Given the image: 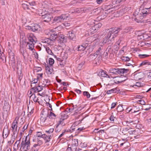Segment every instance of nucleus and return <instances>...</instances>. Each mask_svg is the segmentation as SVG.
Segmentation results:
<instances>
[{
  "label": "nucleus",
  "mask_w": 151,
  "mask_h": 151,
  "mask_svg": "<svg viewBox=\"0 0 151 151\" xmlns=\"http://www.w3.org/2000/svg\"><path fill=\"white\" fill-rule=\"evenodd\" d=\"M111 36L109 35V34H108L103 39V42L105 43H107V44H112V41L110 39Z\"/></svg>",
  "instance_id": "nucleus-14"
},
{
  "label": "nucleus",
  "mask_w": 151,
  "mask_h": 151,
  "mask_svg": "<svg viewBox=\"0 0 151 151\" xmlns=\"http://www.w3.org/2000/svg\"><path fill=\"white\" fill-rule=\"evenodd\" d=\"M53 136V135L52 134L47 135L46 134H44L42 138L44 140L45 143L47 146H48L49 145V144L47 143L50 142Z\"/></svg>",
  "instance_id": "nucleus-8"
},
{
  "label": "nucleus",
  "mask_w": 151,
  "mask_h": 151,
  "mask_svg": "<svg viewBox=\"0 0 151 151\" xmlns=\"http://www.w3.org/2000/svg\"><path fill=\"white\" fill-rule=\"evenodd\" d=\"M32 31L35 32H38L40 30V25L37 24H35L32 26Z\"/></svg>",
  "instance_id": "nucleus-17"
},
{
  "label": "nucleus",
  "mask_w": 151,
  "mask_h": 151,
  "mask_svg": "<svg viewBox=\"0 0 151 151\" xmlns=\"http://www.w3.org/2000/svg\"><path fill=\"white\" fill-rule=\"evenodd\" d=\"M30 139L29 135L25 137L24 140H22L21 143L20 151H27L30 149Z\"/></svg>",
  "instance_id": "nucleus-2"
},
{
  "label": "nucleus",
  "mask_w": 151,
  "mask_h": 151,
  "mask_svg": "<svg viewBox=\"0 0 151 151\" xmlns=\"http://www.w3.org/2000/svg\"><path fill=\"white\" fill-rule=\"evenodd\" d=\"M58 33L56 32L50 34V37L49 39L52 41L55 40L56 38H58Z\"/></svg>",
  "instance_id": "nucleus-18"
},
{
  "label": "nucleus",
  "mask_w": 151,
  "mask_h": 151,
  "mask_svg": "<svg viewBox=\"0 0 151 151\" xmlns=\"http://www.w3.org/2000/svg\"><path fill=\"white\" fill-rule=\"evenodd\" d=\"M38 79H34L32 81H31V84H35L36 83H37L38 81Z\"/></svg>",
  "instance_id": "nucleus-62"
},
{
  "label": "nucleus",
  "mask_w": 151,
  "mask_h": 151,
  "mask_svg": "<svg viewBox=\"0 0 151 151\" xmlns=\"http://www.w3.org/2000/svg\"><path fill=\"white\" fill-rule=\"evenodd\" d=\"M122 133L124 135H126L128 136V129L127 128H125L121 129Z\"/></svg>",
  "instance_id": "nucleus-36"
},
{
  "label": "nucleus",
  "mask_w": 151,
  "mask_h": 151,
  "mask_svg": "<svg viewBox=\"0 0 151 151\" xmlns=\"http://www.w3.org/2000/svg\"><path fill=\"white\" fill-rule=\"evenodd\" d=\"M113 5L111 4L106 6L105 9H106V10H107V11H109L111 9H113Z\"/></svg>",
  "instance_id": "nucleus-44"
},
{
  "label": "nucleus",
  "mask_w": 151,
  "mask_h": 151,
  "mask_svg": "<svg viewBox=\"0 0 151 151\" xmlns=\"http://www.w3.org/2000/svg\"><path fill=\"white\" fill-rule=\"evenodd\" d=\"M67 37L63 35H61L60 36H58V38L59 42L60 44L66 42H67Z\"/></svg>",
  "instance_id": "nucleus-11"
},
{
  "label": "nucleus",
  "mask_w": 151,
  "mask_h": 151,
  "mask_svg": "<svg viewBox=\"0 0 151 151\" xmlns=\"http://www.w3.org/2000/svg\"><path fill=\"white\" fill-rule=\"evenodd\" d=\"M17 135H12L11 137V140L8 142V143L9 145H11L14 142L15 140V138L16 137Z\"/></svg>",
  "instance_id": "nucleus-29"
},
{
  "label": "nucleus",
  "mask_w": 151,
  "mask_h": 151,
  "mask_svg": "<svg viewBox=\"0 0 151 151\" xmlns=\"http://www.w3.org/2000/svg\"><path fill=\"white\" fill-rule=\"evenodd\" d=\"M96 29L100 28L102 26V24L101 23H98L97 24L94 25Z\"/></svg>",
  "instance_id": "nucleus-57"
},
{
  "label": "nucleus",
  "mask_w": 151,
  "mask_h": 151,
  "mask_svg": "<svg viewBox=\"0 0 151 151\" xmlns=\"http://www.w3.org/2000/svg\"><path fill=\"white\" fill-rule=\"evenodd\" d=\"M56 116V115L52 111L50 112L49 114L48 113V117L49 119H55Z\"/></svg>",
  "instance_id": "nucleus-34"
},
{
  "label": "nucleus",
  "mask_w": 151,
  "mask_h": 151,
  "mask_svg": "<svg viewBox=\"0 0 151 151\" xmlns=\"http://www.w3.org/2000/svg\"><path fill=\"white\" fill-rule=\"evenodd\" d=\"M83 118L81 120H80L78 121L75 122L74 124L71 126L70 129L67 130V132H72L75 131H76V133L77 127V125L81 123V122L83 119Z\"/></svg>",
  "instance_id": "nucleus-5"
},
{
  "label": "nucleus",
  "mask_w": 151,
  "mask_h": 151,
  "mask_svg": "<svg viewBox=\"0 0 151 151\" xmlns=\"http://www.w3.org/2000/svg\"><path fill=\"white\" fill-rule=\"evenodd\" d=\"M142 86V83L140 82H137L136 83V84L134 85V86H137L138 87H141Z\"/></svg>",
  "instance_id": "nucleus-55"
},
{
  "label": "nucleus",
  "mask_w": 151,
  "mask_h": 151,
  "mask_svg": "<svg viewBox=\"0 0 151 151\" xmlns=\"http://www.w3.org/2000/svg\"><path fill=\"white\" fill-rule=\"evenodd\" d=\"M137 102H139V103H139L141 105H144L145 104V102L142 99H140Z\"/></svg>",
  "instance_id": "nucleus-58"
},
{
  "label": "nucleus",
  "mask_w": 151,
  "mask_h": 151,
  "mask_svg": "<svg viewBox=\"0 0 151 151\" xmlns=\"http://www.w3.org/2000/svg\"><path fill=\"white\" fill-rule=\"evenodd\" d=\"M69 38L73 40H75L76 36L74 32L73 31L69 32Z\"/></svg>",
  "instance_id": "nucleus-20"
},
{
  "label": "nucleus",
  "mask_w": 151,
  "mask_h": 151,
  "mask_svg": "<svg viewBox=\"0 0 151 151\" xmlns=\"http://www.w3.org/2000/svg\"><path fill=\"white\" fill-rule=\"evenodd\" d=\"M146 10H147L146 8H145L142 10L141 15L142 16L144 17H145L146 16Z\"/></svg>",
  "instance_id": "nucleus-46"
},
{
  "label": "nucleus",
  "mask_w": 151,
  "mask_h": 151,
  "mask_svg": "<svg viewBox=\"0 0 151 151\" xmlns=\"http://www.w3.org/2000/svg\"><path fill=\"white\" fill-rule=\"evenodd\" d=\"M137 104H136V105ZM133 110H134V111H135L136 112H138L139 110V106H137V105H136L134 106V105H133Z\"/></svg>",
  "instance_id": "nucleus-45"
},
{
  "label": "nucleus",
  "mask_w": 151,
  "mask_h": 151,
  "mask_svg": "<svg viewBox=\"0 0 151 151\" xmlns=\"http://www.w3.org/2000/svg\"><path fill=\"white\" fill-rule=\"evenodd\" d=\"M9 133V132L8 130V127L6 126H5L3 130L2 136L4 139L6 138Z\"/></svg>",
  "instance_id": "nucleus-12"
},
{
  "label": "nucleus",
  "mask_w": 151,
  "mask_h": 151,
  "mask_svg": "<svg viewBox=\"0 0 151 151\" xmlns=\"http://www.w3.org/2000/svg\"><path fill=\"white\" fill-rule=\"evenodd\" d=\"M115 119H116L115 117H114L113 116L111 115L110 117V119L111 121L112 122V123L114 122Z\"/></svg>",
  "instance_id": "nucleus-61"
},
{
  "label": "nucleus",
  "mask_w": 151,
  "mask_h": 151,
  "mask_svg": "<svg viewBox=\"0 0 151 151\" xmlns=\"http://www.w3.org/2000/svg\"><path fill=\"white\" fill-rule=\"evenodd\" d=\"M132 128H130L128 129V134L129 133V134L132 135H137V132L135 130H131Z\"/></svg>",
  "instance_id": "nucleus-33"
},
{
  "label": "nucleus",
  "mask_w": 151,
  "mask_h": 151,
  "mask_svg": "<svg viewBox=\"0 0 151 151\" xmlns=\"http://www.w3.org/2000/svg\"><path fill=\"white\" fill-rule=\"evenodd\" d=\"M142 78V73H137L134 75V78L136 81L140 80Z\"/></svg>",
  "instance_id": "nucleus-19"
},
{
  "label": "nucleus",
  "mask_w": 151,
  "mask_h": 151,
  "mask_svg": "<svg viewBox=\"0 0 151 151\" xmlns=\"http://www.w3.org/2000/svg\"><path fill=\"white\" fill-rule=\"evenodd\" d=\"M30 98H32V99L34 102L36 103L38 102L39 104H40V102L38 101V98L37 97L35 94L34 93L32 94L30 96Z\"/></svg>",
  "instance_id": "nucleus-30"
},
{
  "label": "nucleus",
  "mask_w": 151,
  "mask_h": 151,
  "mask_svg": "<svg viewBox=\"0 0 151 151\" xmlns=\"http://www.w3.org/2000/svg\"><path fill=\"white\" fill-rule=\"evenodd\" d=\"M44 134H42L41 132H37V136L38 137L42 138Z\"/></svg>",
  "instance_id": "nucleus-52"
},
{
  "label": "nucleus",
  "mask_w": 151,
  "mask_h": 151,
  "mask_svg": "<svg viewBox=\"0 0 151 151\" xmlns=\"http://www.w3.org/2000/svg\"><path fill=\"white\" fill-rule=\"evenodd\" d=\"M123 108L122 106L119 105L117 108V111L118 112H120L123 111Z\"/></svg>",
  "instance_id": "nucleus-53"
},
{
  "label": "nucleus",
  "mask_w": 151,
  "mask_h": 151,
  "mask_svg": "<svg viewBox=\"0 0 151 151\" xmlns=\"http://www.w3.org/2000/svg\"><path fill=\"white\" fill-rule=\"evenodd\" d=\"M3 112H2V117L4 119V116H7V115L8 111L9 109L6 108L5 107H3Z\"/></svg>",
  "instance_id": "nucleus-32"
},
{
  "label": "nucleus",
  "mask_w": 151,
  "mask_h": 151,
  "mask_svg": "<svg viewBox=\"0 0 151 151\" xmlns=\"http://www.w3.org/2000/svg\"><path fill=\"white\" fill-rule=\"evenodd\" d=\"M149 56V55H147L139 54V56L140 58H145Z\"/></svg>",
  "instance_id": "nucleus-56"
},
{
  "label": "nucleus",
  "mask_w": 151,
  "mask_h": 151,
  "mask_svg": "<svg viewBox=\"0 0 151 151\" xmlns=\"http://www.w3.org/2000/svg\"><path fill=\"white\" fill-rule=\"evenodd\" d=\"M48 117V112L47 113L43 112L42 114V116L41 117V119L43 120L45 122L47 119V118Z\"/></svg>",
  "instance_id": "nucleus-26"
},
{
  "label": "nucleus",
  "mask_w": 151,
  "mask_h": 151,
  "mask_svg": "<svg viewBox=\"0 0 151 151\" xmlns=\"http://www.w3.org/2000/svg\"><path fill=\"white\" fill-rule=\"evenodd\" d=\"M46 50L49 54L54 56L53 52H52V51L49 47H46Z\"/></svg>",
  "instance_id": "nucleus-40"
},
{
  "label": "nucleus",
  "mask_w": 151,
  "mask_h": 151,
  "mask_svg": "<svg viewBox=\"0 0 151 151\" xmlns=\"http://www.w3.org/2000/svg\"><path fill=\"white\" fill-rule=\"evenodd\" d=\"M146 9L147 10L146 11V16L147 14L151 13V7H149L148 8H146Z\"/></svg>",
  "instance_id": "nucleus-50"
},
{
  "label": "nucleus",
  "mask_w": 151,
  "mask_h": 151,
  "mask_svg": "<svg viewBox=\"0 0 151 151\" xmlns=\"http://www.w3.org/2000/svg\"><path fill=\"white\" fill-rule=\"evenodd\" d=\"M52 16L49 14H45L43 15L42 19H44V22H48L51 20Z\"/></svg>",
  "instance_id": "nucleus-13"
},
{
  "label": "nucleus",
  "mask_w": 151,
  "mask_h": 151,
  "mask_svg": "<svg viewBox=\"0 0 151 151\" xmlns=\"http://www.w3.org/2000/svg\"><path fill=\"white\" fill-rule=\"evenodd\" d=\"M119 68H111L109 70V72L112 73L116 74H119Z\"/></svg>",
  "instance_id": "nucleus-28"
},
{
  "label": "nucleus",
  "mask_w": 151,
  "mask_h": 151,
  "mask_svg": "<svg viewBox=\"0 0 151 151\" xmlns=\"http://www.w3.org/2000/svg\"><path fill=\"white\" fill-rule=\"evenodd\" d=\"M3 107H5L6 108L8 109H9L10 108L9 104L6 102L4 103V106Z\"/></svg>",
  "instance_id": "nucleus-63"
},
{
  "label": "nucleus",
  "mask_w": 151,
  "mask_h": 151,
  "mask_svg": "<svg viewBox=\"0 0 151 151\" xmlns=\"http://www.w3.org/2000/svg\"><path fill=\"white\" fill-rule=\"evenodd\" d=\"M78 145V139H73L71 143H69L68 145V148L67 149V151H72L73 150H76L77 147Z\"/></svg>",
  "instance_id": "nucleus-3"
},
{
  "label": "nucleus",
  "mask_w": 151,
  "mask_h": 151,
  "mask_svg": "<svg viewBox=\"0 0 151 151\" xmlns=\"http://www.w3.org/2000/svg\"><path fill=\"white\" fill-rule=\"evenodd\" d=\"M63 127L56 124V126L55 129V132H59L62 130Z\"/></svg>",
  "instance_id": "nucleus-38"
},
{
  "label": "nucleus",
  "mask_w": 151,
  "mask_h": 151,
  "mask_svg": "<svg viewBox=\"0 0 151 151\" xmlns=\"http://www.w3.org/2000/svg\"><path fill=\"white\" fill-rule=\"evenodd\" d=\"M99 75L102 77H106L110 78L109 75L107 74L106 72L103 70H101L100 72H99Z\"/></svg>",
  "instance_id": "nucleus-23"
},
{
  "label": "nucleus",
  "mask_w": 151,
  "mask_h": 151,
  "mask_svg": "<svg viewBox=\"0 0 151 151\" xmlns=\"http://www.w3.org/2000/svg\"><path fill=\"white\" fill-rule=\"evenodd\" d=\"M17 124L18 122L16 119H15L12 122V130L13 132V135H17L18 133L20 127H19L18 129H17Z\"/></svg>",
  "instance_id": "nucleus-4"
},
{
  "label": "nucleus",
  "mask_w": 151,
  "mask_h": 151,
  "mask_svg": "<svg viewBox=\"0 0 151 151\" xmlns=\"http://www.w3.org/2000/svg\"><path fill=\"white\" fill-rule=\"evenodd\" d=\"M46 85V84L42 83V86L38 85V86H33L31 90L34 91V92H36V91L40 92L43 89V87H45Z\"/></svg>",
  "instance_id": "nucleus-10"
},
{
  "label": "nucleus",
  "mask_w": 151,
  "mask_h": 151,
  "mask_svg": "<svg viewBox=\"0 0 151 151\" xmlns=\"http://www.w3.org/2000/svg\"><path fill=\"white\" fill-rule=\"evenodd\" d=\"M61 116V118H60L63 119L64 120L65 119H67L68 117V116L67 115L64 114H62Z\"/></svg>",
  "instance_id": "nucleus-48"
},
{
  "label": "nucleus",
  "mask_w": 151,
  "mask_h": 151,
  "mask_svg": "<svg viewBox=\"0 0 151 151\" xmlns=\"http://www.w3.org/2000/svg\"><path fill=\"white\" fill-rule=\"evenodd\" d=\"M86 47L85 45H84L83 44L81 45H80L78 47V51H83L86 48Z\"/></svg>",
  "instance_id": "nucleus-37"
},
{
  "label": "nucleus",
  "mask_w": 151,
  "mask_h": 151,
  "mask_svg": "<svg viewBox=\"0 0 151 151\" xmlns=\"http://www.w3.org/2000/svg\"><path fill=\"white\" fill-rule=\"evenodd\" d=\"M121 30V28H112L110 29L108 34L109 35H110L111 36L112 34H114V35L117 34L119 31Z\"/></svg>",
  "instance_id": "nucleus-9"
},
{
  "label": "nucleus",
  "mask_w": 151,
  "mask_h": 151,
  "mask_svg": "<svg viewBox=\"0 0 151 151\" xmlns=\"http://www.w3.org/2000/svg\"><path fill=\"white\" fill-rule=\"evenodd\" d=\"M37 144L39 146H40L43 144L42 141L39 139L37 138Z\"/></svg>",
  "instance_id": "nucleus-60"
},
{
  "label": "nucleus",
  "mask_w": 151,
  "mask_h": 151,
  "mask_svg": "<svg viewBox=\"0 0 151 151\" xmlns=\"http://www.w3.org/2000/svg\"><path fill=\"white\" fill-rule=\"evenodd\" d=\"M121 59L123 61H128L130 60V58L128 57H125V56H122L121 58Z\"/></svg>",
  "instance_id": "nucleus-41"
},
{
  "label": "nucleus",
  "mask_w": 151,
  "mask_h": 151,
  "mask_svg": "<svg viewBox=\"0 0 151 151\" xmlns=\"http://www.w3.org/2000/svg\"><path fill=\"white\" fill-rule=\"evenodd\" d=\"M147 77L148 78L151 79V70L147 73Z\"/></svg>",
  "instance_id": "nucleus-64"
},
{
  "label": "nucleus",
  "mask_w": 151,
  "mask_h": 151,
  "mask_svg": "<svg viewBox=\"0 0 151 151\" xmlns=\"http://www.w3.org/2000/svg\"><path fill=\"white\" fill-rule=\"evenodd\" d=\"M45 70L47 73L48 74H51L53 71L52 66L48 65L46 66Z\"/></svg>",
  "instance_id": "nucleus-16"
},
{
  "label": "nucleus",
  "mask_w": 151,
  "mask_h": 151,
  "mask_svg": "<svg viewBox=\"0 0 151 151\" xmlns=\"http://www.w3.org/2000/svg\"><path fill=\"white\" fill-rule=\"evenodd\" d=\"M84 129L85 128H84L83 127L82 128H78V127H77L76 133H79Z\"/></svg>",
  "instance_id": "nucleus-54"
},
{
  "label": "nucleus",
  "mask_w": 151,
  "mask_h": 151,
  "mask_svg": "<svg viewBox=\"0 0 151 151\" xmlns=\"http://www.w3.org/2000/svg\"><path fill=\"white\" fill-rule=\"evenodd\" d=\"M27 37L25 42L28 46V49L32 51L34 49V45L37 41V39L32 33L28 34Z\"/></svg>",
  "instance_id": "nucleus-1"
},
{
  "label": "nucleus",
  "mask_w": 151,
  "mask_h": 151,
  "mask_svg": "<svg viewBox=\"0 0 151 151\" xmlns=\"http://www.w3.org/2000/svg\"><path fill=\"white\" fill-rule=\"evenodd\" d=\"M83 95L84 96H86L87 98H89L90 97V94L88 91L83 92Z\"/></svg>",
  "instance_id": "nucleus-42"
},
{
  "label": "nucleus",
  "mask_w": 151,
  "mask_h": 151,
  "mask_svg": "<svg viewBox=\"0 0 151 151\" xmlns=\"http://www.w3.org/2000/svg\"><path fill=\"white\" fill-rule=\"evenodd\" d=\"M54 129L53 128H50L48 130H46L45 131V132L49 134L50 135L54 131Z\"/></svg>",
  "instance_id": "nucleus-47"
},
{
  "label": "nucleus",
  "mask_w": 151,
  "mask_h": 151,
  "mask_svg": "<svg viewBox=\"0 0 151 151\" xmlns=\"http://www.w3.org/2000/svg\"><path fill=\"white\" fill-rule=\"evenodd\" d=\"M22 7L24 9H29L31 7V4L30 3L26 2L25 3H24L22 4Z\"/></svg>",
  "instance_id": "nucleus-15"
},
{
  "label": "nucleus",
  "mask_w": 151,
  "mask_h": 151,
  "mask_svg": "<svg viewBox=\"0 0 151 151\" xmlns=\"http://www.w3.org/2000/svg\"><path fill=\"white\" fill-rule=\"evenodd\" d=\"M64 120H63V119H62L60 118L59 121L58 122L57 125H60L62 127L64 126L65 125V124L64 122Z\"/></svg>",
  "instance_id": "nucleus-35"
},
{
  "label": "nucleus",
  "mask_w": 151,
  "mask_h": 151,
  "mask_svg": "<svg viewBox=\"0 0 151 151\" xmlns=\"http://www.w3.org/2000/svg\"><path fill=\"white\" fill-rule=\"evenodd\" d=\"M104 50L103 47H99L96 52L97 55H102L104 52Z\"/></svg>",
  "instance_id": "nucleus-21"
},
{
  "label": "nucleus",
  "mask_w": 151,
  "mask_h": 151,
  "mask_svg": "<svg viewBox=\"0 0 151 151\" xmlns=\"http://www.w3.org/2000/svg\"><path fill=\"white\" fill-rule=\"evenodd\" d=\"M144 65H151V63L148 62L147 60H145L142 62L141 64H140L139 66H141Z\"/></svg>",
  "instance_id": "nucleus-39"
},
{
  "label": "nucleus",
  "mask_w": 151,
  "mask_h": 151,
  "mask_svg": "<svg viewBox=\"0 0 151 151\" xmlns=\"http://www.w3.org/2000/svg\"><path fill=\"white\" fill-rule=\"evenodd\" d=\"M67 17L65 14H62L60 16L55 17L53 19V21L54 22H59L66 19Z\"/></svg>",
  "instance_id": "nucleus-6"
},
{
  "label": "nucleus",
  "mask_w": 151,
  "mask_h": 151,
  "mask_svg": "<svg viewBox=\"0 0 151 151\" xmlns=\"http://www.w3.org/2000/svg\"><path fill=\"white\" fill-rule=\"evenodd\" d=\"M22 54L24 57V60L26 59V56L28 55V54L27 52L26 51H23L21 52Z\"/></svg>",
  "instance_id": "nucleus-49"
},
{
  "label": "nucleus",
  "mask_w": 151,
  "mask_h": 151,
  "mask_svg": "<svg viewBox=\"0 0 151 151\" xmlns=\"http://www.w3.org/2000/svg\"><path fill=\"white\" fill-rule=\"evenodd\" d=\"M21 138L19 140L17 141L14 144V150L16 151L18 148L19 145V144L20 142Z\"/></svg>",
  "instance_id": "nucleus-27"
},
{
  "label": "nucleus",
  "mask_w": 151,
  "mask_h": 151,
  "mask_svg": "<svg viewBox=\"0 0 151 151\" xmlns=\"http://www.w3.org/2000/svg\"><path fill=\"white\" fill-rule=\"evenodd\" d=\"M91 38V37H88L84 43L83 44L84 45H85V47H86L88 46H90L91 43H92V41H90Z\"/></svg>",
  "instance_id": "nucleus-22"
},
{
  "label": "nucleus",
  "mask_w": 151,
  "mask_h": 151,
  "mask_svg": "<svg viewBox=\"0 0 151 151\" xmlns=\"http://www.w3.org/2000/svg\"><path fill=\"white\" fill-rule=\"evenodd\" d=\"M129 71V69H126L125 68H119L118 74H126Z\"/></svg>",
  "instance_id": "nucleus-24"
},
{
  "label": "nucleus",
  "mask_w": 151,
  "mask_h": 151,
  "mask_svg": "<svg viewBox=\"0 0 151 151\" xmlns=\"http://www.w3.org/2000/svg\"><path fill=\"white\" fill-rule=\"evenodd\" d=\"M99 130V129H95L94 130V132L95 133H99V134H100V133H102V132H104V130H100L99 131H98Z\"/></svg>",
  "instance_id": "nucleus-59"
},
{
  "label": "nucleus",
  "mask_w": 151,
  "mask_h": 151,
  "mask_svg": "<svg viewBox=\"0 0 151 151\" xmlns=\"http://www.w3.org/2000/svg\"><path fill=\"white\" fill-rule=\"evenodd\" d=\"M54 63V60L51 58H50L49 59V64L50 65V66H52V65Z\"/></svg>",
  "instance_id": "nucleus-51"
},
{
  "label": "nucleus",
  "mask_w": 151,
  "mask_h": 151,
  "mask_svg": "<svg viewBox=\"0 0 151 151\" xmlns=\"http://www.w3.org/2000/svg\"><path fill=\"white\" fill-rule=\"evenodd\" d=\"M98 30V29L96 28L95 26L91 27L89 29V31L91 34H94Z\"/></svg>",
  "instance_id": "nucleus-31"
},
{
  "label": "nucleus",
  "mask_w": 151,
  "mask_h": 151,
  "mask_svg": "<svg viewBox=\"0 0 151 151\" xmlns=\"http://www.w3.org/2000/svg\"><path fill=\"white\" fill-rule=\"evenodd\" d=\"M85 62H82L81 63H79L78 64V65L77 67V69L78 70H80L82 68L83 65L84 64Z\"/></svg>",
  "instance_id": "nucleus-43"
},
{
  "label": "nucleus",
  "mask_w": 151,
  "mask_h": 151,
  "mask_svg": "<svg viewBox=\"0 0 151 151\" xmlns=\"http://www.w3.org/2000/svg\"><path fill=\"white\" fill-rule=\"evenodd\" d=\"M43 42L47 43L50 46L53 45V42L49 39V38H45L43 40Z\"/></svg>",
  "instance_id": "nucleus-25"
},
{
  "label": "nucleus",
  "mask_w": 151,
  "mask_h": 151,
  "mask_svg": "<svg viewBox=\"0 0 151 151\" xmlns=\"http://www.w3.org/2000/svg\"><path fill=\"white\" fill-rule=\"evenodd\" d=\"M9 55V61H11V64H15V59L14 58V54L12 50L9 49L8 50Z\"/></svg>",
  "instance_id": "nucleus-7"
}]
</instances>
